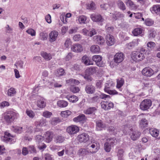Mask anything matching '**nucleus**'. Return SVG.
I'll return each instance as SVG.
<instances>
[{"mask_svg": "<svg viewBox=\"0 0 160 160\" xmlns=\"http://www.w3.org/2000/svg\"><path fill=\"white\" fill-rule=\"evenodd\" d=\"M77 139L78 141L81 142H85L89 139V136L87 134L83 133L78 135Z\"/></svg>", "mask_w": 160, "mask_h": 160, "instance_id": "15", "label": "nucleus"}, {"mask_svg": "<svg viewBox=\"0 0 160 160\" xmlns=\"http://www.w3.org/2000/svg\"><path fill=\"white\" fill-rule=\"evenodd\" d=\"M71 91L73 93H77L78 92L79 90V88L77 87H72L70 88Z\"/></svg>", "mask_w": 160, "mask_h": 160, "instance_id": "62", "label": "nucleus"}, {"mask_svg": "<svg viewBox=\"0 0 160 160\" xmlns=\"http://www.w3.org/2000/svg\"><path fill=\"white\" fill-rule=\"evenodd\" d=\"M151 105L152 102L150 99H145L141 102L140 108L142 110H146L149 108Z\"/></svg>", "mask_w": 160, "mask_h": 160, "instance_id": "6", "label": "nucleus"}, {"mask_svg": "<svg viewBox=\"0 0 160 160\" xmlns=\"http://www.w3.org/2000/svg\"><path fill=\"white\" fill-rule=\"evenodd\" d=\"M125 2L127 6H129L133 9L135 7L133 2L131 0H125Z\"/></svg>", "mask_w": 160, "mask_h": 160, "instance_id": "53", "label": "nucleus"}, {"mask_svg": "<svg viewBox=\"0 0 160 160\" xmlns=\"http://www.w3.org/2000/svg\"><path fill=\"white\" fill-rule=\"evenodd\" d=\"M154 23V21L150 19H147L145 20V24L147 26H151Z\"/></svg>", "mask_w": 160, "mask_h": 160, "instance_id": "57", "label": "nucleus"}, {"mask_svg": "<svg viewBox=\"0 0 160 160\" xmlns=\"http://www.w3.org/2000/svg\"><path fill=\"white\" fill-rule=\"evenodd\" d=\"M89 151V150L88 148L87 149L82 148L78 150V153L82 155H86L90 153Z\"/></svg>", "mask_w": 160, "mask_h": 160, "instance_id": "48", "label": "nucleus"}, {"mask_svg": "<svg viewBox=\"0 0 160 160\" xmlns=\"http://www.w3.org/2000/svg\"><path fill=\"white\" fill-rule=\"evenodd\" d=\"M56 75L59 77L65 75L64 70L62 68H59L57 69L55 72Z\"/></svg>", "mask_w": 160, "mask_h": 160, "instance_id": "42", "label": "nucleus"}, {"mask_svg": "<svg viewBox=\"0 0 160 160\" xmlns=\"http://www.w3.org/2000/svg\"><path fill=\"white\" fill-rule=\"evenodd\" d=\"M124 58L125 55L122 52H118L114 55L113 60L115 63L118 64L122 62Z\"/></svg>", "mask_w": 160, "mask_h": 160, "instance_id": "5", "label": "nucleus"}, {"mask_svg": "<svg viewBox=\"0 0 160 160\" xmlns=\"http://www.w3.org/2000/svg\"><path fill=\"white\" fill-rule=\"evenodd\" d=\"M156 44L153 42L150 41L147 44V47L148 49H152L155 47Z\"/></svg>", "mask_w": 160, "mask_h": 160, "instance_id": "54", "label": "nucleus"}, {"mask_svg": "<svg viewBox=\"0 0 160 160\" xmlns=\"http://www.w3.org/2000/svg\"><path fill=\"white\" fill-rule=\"evenodd\" d=\"M148 125V121L145 119H142L141 120L139 124L141 128H143L146 127H147Z\"/></svg>", "mask_w": 160, "mask_h": 160, "instance_id": "46", "label": "nucleus"}, {"mask_svg": "<svg viewBox=\"0 0 160 160\" xmlns=\"http://www.w3.org/2000/svg\"><path fill=\"white\" fill-rule=\"evenodd\" d=\"M41 129L37 127H33L32 126H29L27 128L26 131V133L29 134H34L36 132H40Z\"/></svg>", "mask_w": 160, "mask_h": 160, "instance_id": "16", "label": "nucleus"}, {"mask_svg": "<svg viewBox=\"0 0 160 160\" xmlns=\"http://www.w3.org/2000/svg\"><path fill=\"white\" fill-rule=\"evenodd\" d=\"M149 132L151 135L155 138L158 137L159 134V131L156 129H150Z\"/></svg>", "mask_w": 160, "mask_h": 160, "instance_id": "34", "label": "nucleus"}, {"mask_svg": "<svg viewBox=\"0 0 160 160\" xmlns=\"http://www.w3.org/2000/svg\"><path fill=\"white\" fill-rule=\"evenodd\" d=\"M41 54L42 57L46 60H50L52 58V56L50 53L43 52H41Z\"/></svg>", "mask_w": 160, "mask_h": 160, "instance_id": "28", "label": "nucleus"}, {"mask_svg": "<svg viewBox=\"0 0 160 160\" xmlns=\"http://www.w3.org/2000/svg\"><path fill=\"white\" fill-rule=\"evenodd\" d=\"M11 130L13 132L17 133H21L23 130V128L17 126H12L11 128Z\"/></svg>", "mask_w": 160, "mask_h": 160, "instance_id": "29", "label": "nucleus"}, {"mask_svg": "<svg viewBox=\"0 0 160 160\" xmlns=\"http://www.w3.org/2000/svg\"><path fill=\"white\" fill-rule=\"evenodd\" d=\"M35 140L36 142H39L43 140V137L40 135H36L35 137Z\"/></svg>", "mask_w": 160, "mask_h": 160, "instance_id": "61", "label": "nucleus"}, {"mask_svg": "<svg viewBox=\"0 0 160 160\" xmlns=\"http://www.w3.org/2000/svg\"><path fill=\"white\" fill-rule=\"evenodd\" d=\"M85 90L87 93L92 94L95 92V87L92 85H87L85 88Z\"/></svg>", "mask_w": 160, "mask_h": 160, "instance_id": "21", "label": "nucleus"}, {"mask_svg": "<svg viewBox=\"0 0 160 160\" xmlns=\"http://www.w3.org/2000/svg\"><path fill=\"white\" fill-rule=\"evenodd\" d=\"M45 160H54L52 155L48 153H47L45 155Z\"/></svg>", "mask_w": 160, "mask_h": 160, "instance_id": "63", "label": "nucleus"}, {"mask_svg": "<svg viewBox=\"0 0 160 160\" xmlns=\"http://www.w3.org/2000/svg\"><path fill=\"white\" fill-rule=\"evenodd\" d=\"M96 8V7L95 3L92 2L90 4H88L87 5V8L90 10H95Z\"/></svg>", "mask_w": 160, "mask_h": 160, "instance_id": "50", "label": "nucleus"}, {"mask_svg": "<svg viewBox=\"0 0 160 160\" xmlns=\"http://www.w3.org/2000/svg\"><path fill=\"white\" fill-rule=\"evenodd\" d=\"M57 104L58 106L61 108L66 107L68 105L67 101L62 100H59L57 102Z\"/></svg>", "mask_w": 160, "mask_h": 160, "instance_id": "33", "label": "nucleus"}, {"mask_svg": "<svg viewBox=\"0 0 160 160\" xmlns=\"http://www.w3.org/2000/svg\"><path fill=\"white\" fill-rule=\"evenodd\" d=\"M156 35V32L153 29H151L148 31V37L149 38H153Z\"/></svg>", "mask_w": 160, "mask_h": 160, "instance_id": "52", "label": "nucleus"}, {"mask_svg": "<svg viewBox=\"0 0 160 160\" xmlns=\"http://www.w3.org/2000/svg\"><path fill=\"white\" fill-rule=\"evenodd\" d=\"M142 73L143 76L150 77L154 74V72L152 68L148 67L143 68Z\"/></svg>", "mask_w": 160, "mask_h": 160, "instance_id": "9", "label": "nucleus"}, {"mask_svg": "<svg viewBox=\"0 0 160 160\" xmlns=\"http://www.w3.org/2000/svg\"><path fill=\"white\" fill-rule=\"evenodd\" d=\"M99 144L97 142H92L91 143L88 145V149L90 153H96L99 149Z\"/></svg>", "mask_w": 160, "mask_h": 160, "instance_id": "4", "label": "nucleus"}, {"mask_svg": "<svg viewBox=\"0 0 160 160\" xmlns=\"http://www.w3.org/2000/svg\"><path fill=\"white\" fill-rule=\"evenodd\" d=\"M54 141L56 143H61L64 140V137L60 135H57L54 138Z\"/></svg>", "mask_w": 160, "mask_h": 160, "instance_id": "31", "label": "nucleus"}, {"mask_svg": "<svg viewBox=\"0 0 160 160\" xmlns=\"http://www.w3.org/2000/svg\"><path fill=\"white\" fill-rule=\"evenodd\" d=\"M82 61L83 63L87 66L93 64L89 57L86 55H84L82 57Z\"/></svg>", "mask_w": 160, "mask_h": 160, "instance_id": "22", "label": "nucleus"}, {"mask_svg": "<svg viewBox=\"0 0 160 160\" xmlns=\"http://www.w3.org/2000/svg\"><path fill=\"white\" fill-rule=\"evenodd\" d=\"M107 141L109 142L112 147L116 145L118 142V141L115 138H109L107 139Z\"/></svg>", "mask_w": 160, "mask_h": 160, "instance_id": "37", "label": "nucleus"}, {"mask_svg": "<svg viewBox=\"0 0 160 160\" xmlns=\"http://www.w3.org/2000/svg\"><path fill=\"white\" fill-rule=\"evenodd\" d=\"M151 11L153 14L160 15V5H153L151 8Z\"/></svg>", "mask_w": 160, "mask_h": 160, "instance_id": "23", "label": "nucleus"}, {"mask_svg": "<svg viewBox=\"0 0 160 160\" xmlns=\"http://www.w3.org/2000/svg\"><path fill=\"white\" fill-rule=\"evenodd\" d=\"M79 130L78 127L76 126L71 125L68 127L67 129V131L69 134H73L78 132Z\"/></svg>", "mask_w": 160, "mask_h": 160, "instance_id": "11", "label": "nucleus"}, {"mask_svg": "<svg viewBox=\"0 0 160 160\" xmlns=\"http://www.w3.org/2000/svg\"><path fill=\"white\" fill-rule=\"evenodd\" d=\"M26 113L27 115L31 118H33L35 116V113L31 110H27Z\"/></svg>", "mask_w": 160, "mask_h": 160, "instance_id": "55", "label": "nucleus"}, {"mask_svg": "<svg viewBox=\"0 0 160 160\" xmlns=\"http://www.w3.org/2000/svg\"><path fill=\"white\" fill-rule=\"evenodd\" d=\"M106 127L104 124L101 120H99L96 122V129L97 130H100L102 128Z\"/></svg>", "mask_w": 160, "mask_h": 160, "instance_id": "32", "label": "nucleus"}, {"mask_svg": "<svg viewBox=\"0 0 160 160\" xmlns=\"http://www.w3.org/2000/svg\"><path fill=\"white\" fill-rule=\"evenodd\" d=\"M91 75H89L88 73H85V75H83L84 78L88 82H91L92 80V78L90 76Z\"/></svg>", "mask_w": 160, "mask_h": 160, "instance_id": "59", "label": "nucleus"}, {"mask_svg": "<svg viewBox=\"0 0 160 160\" xmlns=\"http://www.w3.org/2000/svg\"><path fill=\"white\" fill-rule=\"evenodd\" d=\"M106 42L108 46H112L115 43V40L114 37L110 35L107 34L105 38Z\"/></svg>", "mask_w": 160, "mask_h": 160, "instance_id": "17", "label": "nucleus"}, {"mask_svg": "<svg viewBox=\"0 0 160 160\" xmlns=\"http://www.w3.org/2000/svg\"><path fill=\"white\" fill-rule=\"evenodd\" d=\"M87 17L84 15H81L77 17L76 21L80 24H84L86 23Z\"/></svg>", "mask_w": 160, "mask_h": 160, "instance_id": "26", "label": "nucleus"}, {"mask_svg": "<svg viewBox=\"0 0 160 160\" xmlns=\"http://www.w3.org/2000/svg\"><path fill=\"white\" fill-rule=\"evenodd\" d=\"M58 33L56 30H53L48 35V40L50 42L55 41L58 37Z\"/></svg>", "mask_w": 160, "mask_h": 160, "instance_id": "7", "label": "nucleus"}, {"mask_svg": "<svg viewBox=\"0 0 160 160\" xmlns=\"http://www.w3.org/2000/svg\"><path fill=\"white\" fill-rule=\"evenodd\" d=\"M112 147L109 142L106 141L104 144V149L106 152H108L111 151Z\"/></svg>", "mask_w": 160, "mask_h": 160, "instance_id": "41", "label": "nucleus"}, {"mask_svg": "<svg viewBox=\"0 0 160 160\" xmlns=\"http://www.w3.org/2000/svg\"><path fill=\"white\" fill-rule=\"evenodd\" d=\"M71 50L76 53H80L83 51L82 46L79 43H75L71 46Z\"/></svg>", "mask_w": 160, "mask_h": 160, "instance_id": "8", "label": "nucleus"}, {"mask_svg": "<svg viewBox=\"0 0 160 160\" xmlns=\"http://www.w3.org/2000/svg\"><path fill=\"white\" fill-rule=\"evenodd\" d=\"M124 83V80L123 78H119L117 80L116 88L118 89L120 88L123 85Z\"/></svg>", "mask_w": 160, "mask_h": 160, "instance_id": "35", "label": "nucleus"}, {"mask_svg": "<svg viewBox=\"0 0 160 160\" xmlns=\"http://www.w3.org/2000/svg\"><path fill=\"white\" fill-rule=\"evenodd\" d=\"M118 6L120 9L122 11L126 9V6L122 1L121 0H118L117 2Z\"/></svg>", "mask_w": 160, "mask_h": 160, "instance_id": "43", "label": "nucleus"}, {"mask_svg": "<svg viewBox=\"0 0 160 160\" xmlns=\"http://www.w3.org/2000/svg\"><path fill=\"white\" fill-rule=\"evenodd\" d=\"M90 18L93 22H102L104 19L102 16L98 14H92L91 15Z\"/></svg>", "mask_w": 160, "mask_h": 160, "instance_id": "10", "label": "nucleus"}, {"mask_svg": "<svg viewBox=\"0 0 160 160\" xmlns=\"http://www.w3.org/2000/svg\"><path fill=\"white\" fill-rule=\"evenodd\" d=\"M37 105L40 108H44L46 105V102H45V99L43 98H41L38 100L37 101Z\"/></svg>", "mask_w": 160, "mask_h": 160, "instance_id": "30", "label": "nucleus"}, {"mask_svg": "<svg viewBox=\"0 0 160 160\" xmlns=\"http://www.w3.org/2000/svg\"><path fill=\"white\" fill-rule=\"evenodd\" d=\"M87 119L85 115L83 114L80 115L78 117L74 118L73 121L75 122H79L81 123H84Z\"/></svg>", "mask_w": 160, "mask_h": 160, "instance_id": "20", "label": "nucleus"}, {"mask_svg": "<svg viewBox=\"0 0 160 160\" xmlns=\"http://www.w3.org/2000/svg\"><path fill=\"white\" fill-rule=\"evenodd\" d=\"M101 105L102 108L105 110L110 109L113 107V104L111 102H102Z\"/></svg>", "mask_w": 160, "mask_h": 160, "instance_id": "14", "label": "nucleus"}, {"mask_svg": "<svg viewBox=\"0 0 160 160\" xmlns=\"http://www.w3.org/2000/svg\"><path fill=\"white\" fill-rule=\"evenodd\" d=\"M82 37L79 34H76L73 37V39L74 41H78Z\"/></svg>", "mask_w": 160, "mask_h": 160, "instance_id": "64", "label": "nucleus"}, {"mask_svg": "<svg viewBox=\"0 0 160 160\" xmlns=\"http://www.w3.org/2000/svg\"><path fill=\"white\" fill-rule=\"evenodd\" d=\"M29 152L31 153H36V150L34 146L33 145H30L28 147Z\"/></svg>", "mask_w": 160, "mask_h": 160, "instance_id": "56", "label": "nucleus"}, {"mask_svg": "<svg viewBox=\"0 0 160 160\" xmlns=\"http://www.w3.org/2000/svg\"><path fill=\"white\" fill-rule=\"evenodd\" d=\"M52 115V113L48 111H45L43 112L42 115L46 118H49L51 117Z\"/></svg>", "mask_w": 160, "mask_h": 160, "instance_id": "51", "label": "nucleus"}, {"mask_svg": "<svg viewBox=\"0 0 160 160\" xmlns=\"http://www.w3.org/2000/svg\"><path fill=\"white\" fill-rule=\"evenodd\" d=\"M26 32L28 34L32 36H35L36 35V32L32 28L28 29Z\"/></svg>", "mask_w": 160, "mask_h": 160, "instance_id": "58", "label": "nucleus"}, {"mask_svg": "<svg viewBox=\"0 0 160 160\" xmlns=\"http://www.w3.org/2000/svg\"><path fill=\"white\" fill-rule=\"evenodd\" d=\"M18 114L12 111H8L4 114V118L8 123H10L18 117Z\"/></svg>", "mask_w": 160, "mask_h": 160, "instance_id": "2", "label": "nucleus"}, {"mask_svg": "<svg viewBox=\"0 0 160 160\" xmlns=\"http://www.w3.org/2000/svg\"><path fill=\"white\" fill-rule=\"evenodd\" d=\"M40 38L42 40H46L48 37V34L45 32H42L40 33Z\"/></svg>", "mask_w": 160, "mask_h": 160, "instance_id": "49", "label": "nucleus"}, {"mask_svg": "<svg viewBox=\"0 0 160 160\" xmlns=\"http://www.w3.org/2000/svg\"><path fill=\"white\" fill-rule=\"evenodd\" d=\"M93 39L95 42L99 44L103 45L105 42L103 38L100 36H95Z\"/></svg>", "mask_w": 160, "mask_h": 160, "instance_id": "25", "label": "nucleus"}, {"mask_svg": "<svg viewBox=\"0 0 160 160\" xmlns=\"http://www.w3.org/2000/svg\"><path fill=\"white\" fill-rule=\"evenodd\" d=\"M16 91L15 89L13 88H11L8 90L7 95L9 97H13L15 95Z\"/></svg>", "mask_w": 160, "mask_h": 160, "instance_id": "36", "label": "nucleus"}, {"mask_svg": "<svg viewBox=\"0 0 160 160\" xmlns=\"http://www.w3.org/2000/svg\"><path fill=\"white\" fill-rule=\"evenodd\" d=\"M143 31V29L141 28H136L132 32V33L134 36H138L141 34Z\"/></svg>", "mask_w": 160, "mask_h": 160, "instance_id": "39", "label": "nucleus"}, {"mask_svg": "<svg viewBox=\"0 0 160 160\" xmlns=\"http://www.w3.org/2000/svg\"><path fill=\"white\" fill-rule=\"evenodd\" d=\"M114 83L111 80H109L107 82L105 85L104 91L106 92L110 95H116L118 92L115 90H112L111 89L114 87Z\"/></svg>", "mask_w": 160, "mask_h": 160, "instance_id": "3", "label": "nucleus"}, {"mask_svg": "<svg viewBox=\"0 0 160 160\" xmlns=\"http://www.w3.org/2000/svg\"><path fill=\"white\" fill-rule=\"evenodd\" d=\"M96 110L95 107H91L84 111V113L86 114H89L92 113Z\"/></svg>", "mask_w": 160, "mask_h": 160, "instance_id": "44", "label": "nucleus"}, {"mask_svg": "<svg viewBox=\"0 0 160 160\" xmlns=\"http://www.w3.org/2000/svg\"><path fill=\"white\" fill-rule=\"evenodd\" d=\"M146 49L144 48H141L140 51H134L131 54L132 59L137 62L142 61L145 58V52Z\"/></svg>", "mask_w": 160, "mask_h": 160, "instance_id": "1", "label": "nucleus"}, {"mask_svg": "<svg viewBox=\"0 0 160 160\" xmlns=\"http://www.w3.org/2000/svg\"><path fill=\"white\" fill-rule=\"evenodd\" d=\"M5 32L6 33H11L12 32L13 29L11 28L8 25H7L5 27Z\"/></svg>", "mask_w": 160, "mask_h": 160, "instance_id": "60", "label": "nucleus"}, {"mask_svg": "<svg viewBox=\"0 0 160 160\" xmlns=\"http://www.w3.org/2000/svg\"><path fill=\"white\" fill-rule=\"evenodd\" d=\"M98 68L96 67H91L87 68L85 71V73H88L89 75H93L96 72Z\"/></svg>", "mask_w": 160, "mask_h": 160, "instance_id": "24", "label": "nucleus"}, {"mask_svg": "<svg viewBox=\"0 0 160 160\" xmlns=\"http://www.w3.org/2000/svg\"><path fill=\"white\" fill-rule=\"evenodd\" d=\"M61 97L62 98H66L69 102L73 103L76 102L78 100V98L77 96L74 95L71 96L68 95L65 96L61 95Z\"/></svg>", "mask_w": 160, "mask_h": 160, "instance_id": "19", "label": "nucleus"}, {"mask_svg": "<svg viewBox=\"0 0 160 160\" xmlns=\"http://www.w3.org/2000/svg\"><path fill=\"white\" fill-rule=\"evenodd\" d=\"M54 136L53 133L52 132L48 131L45 134V139L46 142L49 143L52 140Z\"/></svg>", "mask_w": 160, "mask_h": 160, "instance_id": "18", "label": "nucleus"}, {"mask_svg": "<svg viewBox=\"0 0 160 160\" xmlns=\"http://www.w3.org/2000/svg\"><path fill=\"white\" fill-rule=\"evenodd\" d=\"M12 137L10 133L8 132H5L3 137V140L7 142H12V138L11 137Z\"/></svg>", "mask_w": 160, "mask_h": 160, "instance_id": "27", "label": "nucleus"}, {"mask_svg": "<svg viewBox=\"0 0 160 160\" xmlns=\"http://www.w3.org/2000/svg\"><path fill=\"white\" fill-rule=\"evenodd\" d=\"M71 112L69 110H66L61 112L60 115L61 116L64 118H66L71 115Z\"/></svg>", "mask_w": 160, "mask_h": 160, "instance_id": "45", "label": "nucleus"}, {"mask_svg": "<svg viewBox=\"0 0 160 160\" xmlns=\"http://www.w3.org/2000/svg\"><path fill=\"white\" fill-rule=\"evenodd\" d=\"M131 132L130 135L131 138L133 140H136L139 138L140 135V133L137 130H133L132 128L130 129Z\"/></svg>", "mask_w": 160, "mask_h": 160, "instance_id": "12", "label": "nucleus"}, {"mask_svg": "<svg viewBox=\"0 0 160 160\" xmlns=\"http://www.w3.org/2000/svg\"><path fill=\"white\" fill-rule=\"evenodd\" d=\"M72 44V42L71 39L69 38H67L65 40L64 46L66 48H68Z\"/></svg>", "mask_w": 160, "mask_h": 160, "instance_id": "47", "label": "nucleus"}, {"mask_svg": "<svg viewBox=\"0 0 160 160\" xmlns=\"http://www.w3.org/2000/svg\"><path fill=\"white\" fill-rule=\"evenodd\" d=\"M111 16H112L113 17L115 20H117L118 18H122L124 17L123 15L118 12H115L114 14L113 13H110Z\"/></svg>", "mask_w": 160, "mask_h": 160, "instance_id": "40", "label": "nucleus"}, {"mask_svg": "<svg viewBox=\"0 0 160 160\" xmlns=\"http://www.w3.org/2000/svg\"><path fill=\"white\" fill-rule=\"evenodd\" d=\"M100 49L99 46L97 45H92L90 48L91 51L93 53H99Z\"/></svg>", "mask_w": 160, "mask_h": 160, "instance_id": "38", "label": "nucleus"}, {"mask_svg": "<svg viewBox=\"0 0 160 160\" xmlns=\"http://www.w3.org/2000/svg\"><path fill=\"white\" fill-rule=\"evenodd\" d=\"M92 59L95 62L97 66L99 67L102 66V57L100 55H96L93 56Z\"/></svg>", "mask_w": 160, "mask_h": 160, "instance_id": "13", "label": "nucleus"}]
</instances>
